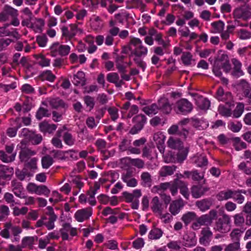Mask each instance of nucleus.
Returning <instances> with one entry per match:
<instances>
[{"label":"nucleus","mask_w":251,"mask_h":251,"mask_svg":"<svg viewBox=\"0 0 251 251\" xmlns=\"http://www.w3.org/2000/svg\"><path fill=\"white\" fill-rule=\"evenodd\" d=\"M148 52L147 47L144 45L139 38H131L126 45V54H128L129 57H134V61L143 70L145 69L146 65L141 58L146 56Z\"/></svg>","instance_id":"obj_1"},{"label":"nucleus","mask_w":251,"mask_h":251,"mask_svg":"<svg viewBox=\"0 0 251 251\" xmlns=\"http://www.w3.org/2000/svg\"><path fill=\"white\" fill-rule=\"evenodd\" d=\"M50 53L52 57L60 56L64 57L67 56L71 50V47L69 45H63L56 42L53 43L50 47Z\"/></svg>","instance_id":"obj_2"},{"label":"nucleus","mask_w":251,"mask_h":251,"mask_svg":"<svg viewBox=\"0 0 251 251\" xmlns=\"http://www.w3.org/2000/svg\"><path fill=\"white\" fill-rule=\"evenodd\" d=\"M230 218L224 214L221 217L218 218L214 225V229L221 233H226L230 230Z\"/></svg>","instance_id":"obj_3"},{"label":"nucleus","mask_w":251,"mask_h":251,"mask_svg":"<svg viewBox=\"0 0 251 251\" xmlns=\"http://www.w3.org/2000/svg\"><path fill=\"white\" fill-rule=\"evenodd\" d=\"M174 109L177 114L186 115L192 111L193 105L187 99H182L176 101Z\"/></svg>","instance_id":"obj_4"},{"label":"nucleus","mask_w":251,"mask_h":251,"mask_svg":"<svg viewBox=\"0 0 251 251\" xmlns=\"http://www.w3.org/2000/svg\"><path fill=\"white\" fill-rule=\"evenodd\" d=\"M235 22H238L239 19L247 21L251 18V11L249 6L246 7L241 6L235 9L233 12Z\"/></svg>","instance_id":"obj_5"},{"label":"nucleus","mask_w":251,"mask_h":251,"mask_svg":"<svg viewBox=\"0 0 251 251\" xmlns=\"http://www.w3.org/2000/svg\"><path fill=\"white\" fill-rule=\"evenodd\" d=\"M215 98L219 100L225 102L229 106L234 105L232 94L229 92H225L222 87H219L215 94Z\"/></svg>","instance_id":"obj_6"},{"label":"nucleus","mask_w":251,"mask_h":251,"mask_svg":"<svg viewBox=\"0 0 251 251\" xmlns=\"http://www.w3.org/2000/svg\"><path fill=\"white\" fill-rule=\"evenodd\" d=\"M132 121L134 125L129 133L134 135L138 133L142 129L147 122V118L144 115L141 114L133 117Z\"/></svg>","instance_id":"obj_7"},{"label":"nucleus","mask_w":251,"mask_h":251,"mask_svg":"<svg viewBox=\"0 0 251 251\" xmlns=\"http://www.w3.org/2000/svg\"><path fill=\"white\" fill-rule=\"evenodd\" d=\"M18 15V10L9 5H5L0 12V22H5L12 18L16 17Z\"/></svg>","instance_id":"obj_8"},{"label":"nucleus","mask_w":251,"mask_h":251,"mask_svg":"<svg viewBox=\"0 0 251 251\" xmlns=\"http://www.w3.org/2000/svg\"><path fill=\"white\" fill-rule=\"evenodd\" d=\"M142 195L140 189L133 190L132 193L126 192V202H132L131 207L134 209H137L139 206V201L138 198Z\"/></svg>","instance_id":"obj_9"},{"label":"nucleus","mask_w":251,"mask_h":251,"mask_svg":"<svg viewBox=\"0 0 251 251\" xmlns=\"http://www.w3.org/2000/svg\"><path fill=\"white\" fill-rule=\"evenodd\" d=\"M21 119L16 118L10 121V126L6 130V134L10 137H15L17 133L18 130L21 127Z\"/></svg>","instance_id":"obj_10"},{"label":"nucleus","mask_w":251,"mask_h":251,"mask_svg":"<svg viewBox=\"0 0 251 251\" xmlns=\"http://www.w3.org/2000/svg\"><path fill=\"white\" fill-rule=\"evenodd\" d=\"M92 214V208L86 207L78 210L75 214V218L78 222H82L88 220Z\"/></svg>","instance_id":"obj_11"},{"label":"nucleus","mask_w":251,"mask_h":251,"mask_svg":"<svg viewBox=\"0 0 251 251\" xmlns=\"http://www.w3.org/2000/svg\"><path fill=\"white\" fill-rule=\"evenodd\" d=\"M48 212L46 213V216H47V221L45 222V226L48 230L53 229L54 227V222L56 221L57 217L54 214L53 208L51 206H48Z\"/></svg>","instance_id":"obj_12"},{"label":"nucleus","mask_w":251,"mask_h":251,"mask_svg":"<svg viewBox=\"0 0 251 251\" xmlns=\"http://www.w3.org/2000/svg\"><path fill=\"white\" fill-rule=\"evenodd\" d=\"M211 224V219L209 217L208 214H204L196 218V221L192 224V227L194 230H197L201 226H210Z\"/></svg>","instance_id":"obj_13"},{"label":"nucleus","mask_w":251,"mask_h":251,"mask_svg":"<svg viewBox=\"0 0 251 251\" xmlns=\"http://www.w3.org/2000/svg\"><path fill=\"white\" fill-rule=\"evenodd\" d=\"M213 236L212 232L208 227H204L201 232V237L199 242L201 244L207 246L209 244Z\"/></svg>","instance_id":"obj_14"},{"label":"nucleus","mask_w":251,"mask_h":251,"mask_svg":"<svg viewBox=\"0 0 251 251\" xmlns=\"http://www.w3.org/2000/svg\"><path fill=\"white\" fill-rule=\"evenodd\" d=\"M126 51L123 49L120 54H118L115 58L116 68L120 73H124L126 69Z\"/></svg>","instance_id":"obj_15"},{"label":"nucleus","mask_w":251,"mask_h":251,"mask_svg":"<svg viewBox=\"0 0 251 251\" xmlns=\"http://www.w3.org/2000/svg\"><path fill=\"white\" fill-rule=\"evenodd\" d=\"M151 208L155 214H161L163 213V204L157 196H155L152 199L151 202Z\"/></svg>","instance_id":"obj_16"},{"label":"nucleus","mask_w":251,"mask_h":251,"mask_svg":"<svg viewBox=\"0 0 251 251\" xmlns=\"http://www.w3.org/2000/svg\"><path fill=\"white\" fill-rule=\"evenodd\" d=\"M209 188L201 185H194L191 188V194L193 198L198 199L204 195L209 191Z\"/></svg>","instance_id":"obj_17"},{"label":"nucleus","mask_w":251,"mask_h":251,"mask_svg":"<svg viewBox=\"0 0 251 251\" xmlns=\"http://www.w3.org/2000/svg\"><path fill=\"white\" fill-rule=\"evenodd\" d=\"M184 202L181 199L173 201L170 204L169 210L172 215L178 214L184 206Z\"/></svg>","instance_id":"obj_18"},{"label":"nucleus","mask_w":251,"mask_h":251,"mask_svg":"<svg viewBox=\"0 0 251 251\" xmlns=\"http://www.w3.org/2000/svg\"><path fill=\"white\" fill-rule=\"evenodd\" d=\"M12 167L5 165H0V178L3 179H10L13 175Z\"/></svg>","instance_id":"obj_19"},{"label":"nucleus","mask_w":251,"mask_h":251,"mask_svg":"<svg viewBox=\"0 0 251 251\" xmlns=\"http://www.w3.org/2000/svg\"><path fill=\"white\" fill-rule=\"evenodd\" d=\"M168 147L173 150L180 151L183 149V143L178 138L171 137L167 141Z\"/></svg>","instance_id":"obj_20"},{"label":"nucleus","mask_w":251,"mask_h":251,"mask_svg":"<svg viewBox=\"0 0 251 251\" xmlns=\"http://www.w3.org/2000/svg\"><path fill=\"white\" fill-rule=\"evenodd\" d=\"M36 151L31 149L22 147L19 153L20 159L22 162H26L30 157L34 155Z\"/></svg>","instance_id":"obj_21"},{"label":"nucleus","mask_w":251,"mask_h":251,"mask_svg":"<svg viewBox=\"0 0 251 251\" xmlns=\"http://www.w3.org/2000/svg\"><path fill=\"white\" fill-rule=\"evenodd\" d=\"M197 106L201 110H207L210 106V100L201 96H197L195 98Z\"/></svg>","instance_id":"obj_22"},{"label":"nucleus","mask_w":251,"mask_h":251,"mask_svg":"<svg viewBox=\"0 0 251 251\" xmlns=\"http://www.w3.org/2000/svg\"><path fill=\"white\" fill-rule=\"evenodd\" d=\"M141 185L144 187L150 188L152 183V177L150 173L144 172L141 174Z\"/></svg>","instance_id":"obj_23"},{"label":"nucleus","mask_w":251,"mask_h":251,"mask_svg":"<svg viewBox=\"0 0 251 251\" xmlns=\"http://www.w3.org/2000/svg\"><path fill=\"white\" fill-rule=\"evenodd\" d=\"M77 29V26L75 24L70 25V30H69L68 27L66 26H63L61 28L62 36L69 39L72 38L76 35Z\"/></svg>","instance_id":"obj_24"},{"label":"nucleus","mask_w":251,"mask_h":251,"mask_svg":"<svg viewBox=\"0 0 251 251\" xmlns=\"http://www.w3.org/2000/svg\"><path fill=\"white\" fill-rule=\"evenodd\" d=\"M244 96L247 98L250 103L251 104V85L245 79H241L240 82Z\"/></svg>","instance_id":"obj_25"},{"label":"nucleus","mask_w":251,"mask_h":251,"mask_svg":"<svg viewBox=\"0 0 251 251\" xmlns=\"http://www.w3.org/2000/svg\"><path fill=\"white\" fill-rule=\"evenodd\" d=\"M183 239L184 246L187 247L194 246L197 244V239L194 232H190L184 234Z\"/></svg>","instance_id":"obj_26"},{"label":"nucleus","mask_w":251,"mask_h":251,"mask_svg":"<svg viewBox=\"0 0 251 251\" xmlns=\"http://www.w3.org/2000/svg\"><path fill=\"white\" fill-rule=\"evenodd\" d=\"M233 65V70L232 72V75L235 77H239L244 75V72L242 70V63L236 58H233L231 60Z\"/></svg>","instance_id":"obj_27"},{"label":"nucleus","mask_w":251,"mask_h":251,"mask_svg":"<svg viewBox=\"0 0 251 251\" xmlns=\"http://www.w3.org/2000/svg\"><path fill=\"white\" fill-rule=\"evenodd\" d=\"M192 126L199 130H203L208 126V122L203 118H193L192 119Z\"/></svg>","instance_id":"obj_28"},{"label":"nucleus","mask_w":251,"mask_h":251,"mask_svg":"<svg viewBox=\"0 0 251 251\" xmlns=\"http://www.w3.org/2000/svg\"><path fill=\"white\" fill-rule=\"evenodd\" d=\"M158 110H160L165 114H169L172 110V107L168 100L165 98L160 99L158 101Z\"/></svg>","instance_id":"obj_29"},{"label":"nucleus","mask_w":251,"mask_h":251,"mask_svg":"<svg viewBox=\"0 0 251 251\" xmlns=\"http://www.w3.org/2000/svg\"><path fill=\"white\" fill-rule=\"evenodd\" d=\"M85 74L82 71H78L74 75L73 83L76 86H84L85 84Z\"/></svg>","instance_id":"obj_30"},{"label":"nucleus","mask_w":251,"mask_h":251,"mask_svg":"<svg viewBox=\"0 0 251 251\" xmlns=\"http://www.w3.org/2000/svg\"><path fill=\"white\" fill-rule=\"evenodd\" d=\"M48 101L50 105L53 108L67 107L65 103L59 98H50L48 99Z\"/></svg>","instance_id":"obj_31"},{"label":"nucleus","mask_w":251,"mask_h":251,"mask_svg":"<svg viewBox=\"0 0 251 251\" xmlns=\"http://www.w3.org/2000/svg\"><path fill=\"white\" fill-rule=\"evenodd\" d=\"M246 194V190L243 189H238L237 190H233L232 199L238 204H242L245 201V197L242 194Z\"/></svg>","instance_id":"obj_32"},{"label":"nucleus","mask_w":251,"mask_h":251,"mask_svg":"<svg viewBox=\"0 0 251 251\" xmlns=\"http://www.w3.org/2000/svg\"><path fill=\"white\" fill-rule=\"evenodd\" d=\"M225 25V23L221 20L212 22L211 24L212 27L211 32L213 33H220L224 30Z\"/></svg>","instance_id":"obj_33"},{"label":"nucleus","mask_w":251,"mask_h":251,"mask_svg":"<svg viewBox=\"0 0 251 251\" xmlns=\"http://www.w3.org/2000/svg\"><path fill=\"white\" fill-rule=\"evenodd\" d=\"M126 160L128 162L126 164L127 166H134L138 169H142L145 166V162L143 160L140 158H131L130 157H126Z\"/></svg>","instance_id":"obj_34"},{"label":"nucleus","mask_w":251,"mask_h":251,"mask_svg":"<svg viewBox=\"0 0 251 251\" xmlns=\"http://www.w3.org/2000/svg\"><path fill=\"white\" fill-rule=\"evenodd\" d=\"M211 205L212 202L208 199H203L196 202V205L202 212L210 209Z\"/></svg>","instance_id":"obj_35"},{"label":"nucleus","mask_w":251,"mask_h":251,"mask_svg":"<svg viewBox=\"0 0 251 251\" xmlns=\"http://www.w3.org/2000/svg\"><path fill=\"white\" fill-rule=\"evenodd\" d=\"M39 127L42 132L51 133L56 130L57 126L54 124H50L44 122L40 124Z\"/></svg>","instance_id":"obj_36"},{"label":"nucleus","mask_w":251,"mask_h":251,"mask_svg":"<svg viewBox=\"0 0 251 251\" xmlns=\"http://www.w3.org/2000/svg\"><path fill=\"white\" fill-rule=\"evenodd\" d=\"M24 188L20 183L12 182V192L17 197L25 198V194L23 193Z\"/></svg>","instance_id":"obj_37"},{"label":"nucleus","mask_w":251,"mask_h":251,"mask_svg":"<svg viewBox=\"0 0 251 251\" xmlns=\"http://www.w3.org/2000/svg\"><path fill=\"white\" fill-rule=\"evenodd\" d=\"M91 26L95 30H100L103 26L102 21L98 16H93L90 19Z\"/></svg>","instance_id":"obj_38"},{"label":"nucleus","mask_w":251,"mask_h":251,"mask_svg":"<svg viewBox=\"0 0 251 251\" xmlns=\"http://www.w3.org/2000/svg\"><path fill=\"white\" fill-rule=\"evenodd\" d=\"M158 103L157 104L152 103L150 105L144 107L142 108V111L149 116L156 114L158 111Z\"/></svg>","instance_id":"obj_39"},{"label":"nucleus","mask_w":251,"mask_h":251,"mask_svg":"<svg viewBox=\"0 0 251 251\" xmlns=\"http://www.w3.org/2000/svg\"><path fill=\"white\" fill-rule=\"evenodd\" d=\"M233 190L231 189H227L226 191H222L220 192L217 195V198L219 201H222L227 200L232 198Z\"/></svg>","instance_id":"obj_40"},{"label":"nucleus","mask_w":251,"mask_h":251,"mask_svg":"<svg viewBox=\"0 0 251 251\" xmlns=\"http://www.w3.org/2000/svg\"><path fill=\"white\" fill-rule=\"evenodd\" d=\"M176 167L173 165L172 166H165L161 168L159 174L161 176L165 177L168 176H171L174 174Z\"/></svg>","instance_id":"obj_41"},{"label":"nucleus","mask_w":251,"mask_h":251,"mask_svg":"<svg viewBox=\"0 0 251 251\" xmlns=\"http://www.w3.org/2000/svg\"><path fill=\"white\" fill-rule=\"evenodd\" d=\"M163 234V231L158 228H153L148 234V238L151 240H158L160 239Z\"/></svg>","instance_id":"obj_42"},{"label":"nucleus","mask_w":251,"mask_h":251,"mask_svg":"<svg viewBox=\"0 0 251 251\" xmlns=\"http://www.w3.org/2000/svg\"><path fill=\"white\" fill-rule=\"evenodd\" d=\"M16 153L10 155L3 151H0V159L3 162L10 163L15 160Z\"/></svg>","instance_id":"obj_43"},{"label":"nucleus","mask_w":251,"mask_h":251,"mask_svg":"<svg viewBox=\"0 0 251 251\" xmlns=\"http://www.w3.org/2000/svg\"><path fill=\"white\" fill-rule=\"evenodd\" d=\"M95 144L99 149L101 150V152L104 155V159H107L109 156L108 155H106V153H109V152L106 150H103V149H104L106 147V141L103 139H99L96 141Z\"/></svg>","instance_id":"obj_44"},{"label":"nucleus","mask_w":251,"mask_h":251,"mask_svg":"<svg viewBox=\"0 0 251 251\" xmlns=\"http://www.w3.org/2000/svg\"><path fill=\"white\" fill-rule=\"evenodd\" d=\"M176 184L178 185L180 193L186 199L188 200L189 197V192L187 187V184L181 180V181H177Z\"/></svg>","instance_id":"obj_45"},{"label":"nucleus","mask_w":251,"mask_h":251,"mask_svg":"<svg viewBox=\"0 0 251 251\" xmlns=\"http://www.w3.org/2000/svg\"><path fill=\"white\" fill-rule=\"evenodd\" d=\"M181 59L182 63L185 66H190L192 63V61H194L193 59L192 54L188 51L183 52L182 53Z\"/></svg>","instance_id":"obj_46"},{"label":"nucleus","mask_w":251,"mask_h":251,"mask_svg":"<svg viewBox=\"0 0 251 251\" xmlns=\"http://www.w3.org/2000/svg\"><path fill=\"white\" fill-rule=\"evenodd\" d=\"M35 239L37 240L36 236H26L24 237L22 240V247L23 248L26 247H32Z\"/></svg>","instance_id":"obj_47"},{"label":"nucleus","mask_w":251,"mask_h":251,"mask_svg":"<svg viewBox=\"0 0 251 251\" xmlns=\"http://www.w3.org/2000/svg\"><path fill=\"white\" fill-rule=\"evenodd\" d=\"M45 23L42 19H37L34 24H31L29 26L35 32H41L42 28L44 26Z\"/></svg>","instance_id":"obj_48"},{"label":"nucleus","mask_w":251,"mask_h":251,"mask_svg":"<svg viewBox=\"0 0 251 251\" xmlns=\"http://www.w3.org/2000/svg\"><path fill=\"white\" fill-rule=\"evenodd\" d=\"M40 78L43 80H46L50 82H53L56 78L54 75L50 70H47L43 72L40 75Z\"/></svg>","instance_id":"obj_49"},{"label":"nucleus","mask_w":251,"mask_h":251,"mask_svg":"<svg viewBox=\"0 0 251 251\" xmlns=\"http://www.w3.org/2000/svg\"><path fill=\"white\" fill-rule=\"evenodd\" d=\"M107 80L110 82L117 84V85L118 86H120L124 83L122 81H120L118 83L119 75L116 73H109L107 75Z\"/></svg>","instance_id":"obj_50"},{"label":"nucleus","mask_w":251,"mask_h":251,"mask_svg":"<svg viewBox=\"0 0 251 251\" xmlns=\"http://www.w3.org/2000/svg\"><path fill=\"white\" fill-rule=\"evenodd\" d=\"M5 201L10 204V207L14 206L16 204H20L19 202H16L13 195L10 193H5L3 197Z\"/></svg>","instance_id":"obj_51"},{"label":"nucleus","mask_w":251,"mask_h":251,"mask_svg":"<svg viewBox=\"0 0 251 251\" xmlns=\"http://www.w3.org/2000/svg\"><path fill=\"white\" fill-rule=\"evenodd\" d=\"M196 216V215L194 212H188L182 216L181 220L187 226L195 218Z\"/></svg>","instance_id":"obj_52"},{"label":"nucleus","mask_w":251,"mask_h":251,"mask_svg":"<svg viewBox=\"0 0 251 251\" xmlns=\"http://www.w3.org/2000/svg\"><path fill=\"white\" fill-rule=\"evenodd\" d=\"M227 127L232 132H238L241 130L242 125L240 122L238 121L235 122H230L228 124Z\"/></svg>","instance_id":"obj_53"},{"label":"nucleus","mask_w":251,"mask_h":251,"mask_svg":"<svg viewBox=\"0 0 251 251\" xmlns=\"http://www.w3.org/2000/svg\"><path fill=\"white\" fill-rule=\"evenodd\" d=\"M195 163L197 167H203L207 165L208 160L205 156L201 155L196 158Z\"/></svg>","instance_id":"obj_54"},{"label":"nucleus","mask_w":251,"mask_h":251,"mask_svg":"<svg viewBox=\"0 0 251 251\" xmlns=\"http://www.w3.org/2000/svg\"><path fill=\"white\" fill-rule=\"evenodd\" d=\"M242 233L243 231L239 229L236 228L233 229L230 234L231 240L234 242H240V239Z\"/></svg>","instance_id":"obj_55"},{"label":"nucleus","mask_w":251,"mask_h":251,"mask_svg":"<svg viewBox=\"0 0 251 251\" xmlns=\"http://www.w3.org/2000/svg\"><path fill=\"white\" fill-rule=\"evenodd\" d=\"M9 207L5 205H0V221L5 220L9 214Z\"/></svg>","instance_id":"obj_56"},{"label":"nucleus","mask_w":251,"mask_h":251,"mask_svg":"<svg viewBox=\"0 0 251 251\" xmlns=\"http://www.w3.org/2000/svg\"><path fill=\"white\" fill-rule=\"evenodd\" d=\"M244 110V105L242 103H239L233 112V116L237 118L240 117Z\"/></svg>","instance_id":"obj_57"},{"label":"nucleus","mask_w":251,"mask_h":251,"mask_svg":"<svg viewBox=\"0 0 251 251\" xmlns=\"http://www.w3.org/2000/svg\"><path fill=\"white\" fill-rule=\"evenodd\" d=\"M63 140L66 144L71 146L74 145L75 140L73 137L72 135L68 132L64 133L63 135Z\"/></svg>","instance_id":"obj_58"},{"label":"nucleus","mask_w":251,"mask_h":251,"mask_svg":"<svg viewBox=\"0 0 251 251\" xmlns=\"http://www.w3.org/2000/svg\"><path fill=\"white\" fill-rule=\"evenodd\" d=\"M53 163V159L50 155H46L42 159V165L43 168H49Z\"/></svg>","instance_id":"obj_59"},{"label":"nucleus","mask_w":251,"mask_h":251,"mask_svg":"<svg viewBox=\"0 0 251 251\" xmlns=\"http://www.w3.org/2000/svg\"><path fill=\"white\" fill-rule=\"evenodd\" d=\"M37 60L38 64L42 67H49L50 65V60L43 55H40Z\"/></svg>","instance_id":"obj_60"},{"label":"nucleus","mask_w":251,"mask_h":251,"mask_svg":"<svg viewBox=\"0 0 251 251\" xmlns=\"http://www.w3.org/2000/svg\"><path fill=\"white\" fill-rule=\"evenodd\" d=\"M50 114L49 113V110L46 108L40 107L37 111L36 117L37 119L41 120L45 117H49Z\"/></svg>","instance_id":"obj_61"},{"label":"nucleus","mask_w":251,"mask_h":251,"mask_svg":"<svg viewBox=\"0 0 251 251\" xmlns=\"http://www.w3.org/2000/svg\"><path fill=\"white\" fill-rule=\"evenodd\" d=\"M28 140L31 141L33 144L37 145L42 141V137L41 135L36 134L34 132H32Z\"/></svg>","instance_id":"obj_62"},{"label":"nucleus","mask_w":251,"mask_h":251,"mask_svg":"<svg viewBox=\"0 0 251 251\" xmlns=\"http://www.w3.org/2000/svg\"><path fill=\"white\" fill-rule=\"evenodd\" d=\"M238 37L242 40L251 38V32L245 29H240L238 32Z\"/></svg>","instance_id":"obj_63"},{"label":"nucleus","mask_w":251,"mask_h":251,"mask_svg":"<svg viewBox=\"0 0 251 251\" xmlns=\"http://www.w3.org/2000/svg\"><path fill=\"white\" fill-rule=\"evenodd\" d=\"M240 242H234L228 244L225 249V251H240Z\"/></svg>","instance_id":"obj_64"}]
</instances>
